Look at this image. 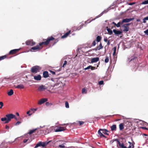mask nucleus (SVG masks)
<instances>
[{
	"label": "nucleus",
	"instance_id": "79ce46f5",
	"mask_svg": "<svg viewBox=\"0 0 148 148\" xmlns=\"http://www.w3.org/2000/svg\"><path fill=\"white\" fill-rule=\"evenodd\" d=\"M67 62L66 60H65L64 61V63H63L62 67H64V66L67 64Z\"/></svg>",
	"mask_w": 148,
	"mask_h": 148
},
{
	"label": "nucleus",
	"instance_id": "a878e982",
	"mask_svg": "<svg viewBox=\"0 0 148 148\" xmlns=\"http://www.w3.org/2000/svg\"><path fill=\"white\" fill-rule=\"evenodd\" d=\"M14 93L13 90L12 89H11L8 92V94L9 96L12 95Z\"/></svg>",
	"mask_w": 148,
	"mask_h": 148
},
{
	"label": "nucleus",
	"instance_id": "c03bdc74",
	"mask_svg": "<svg viewBox=\"0 0 148 148\" xmlns=\"http://www.w3.org/2000/svg\"><path fill=\"white\" fill-rule=\"evenodd\" d=\"M91 67V65H89L87 67L85 68L84 69L85 70H86L87 69H90V67Z\"/></svg>",
	"mask_w": 148,
	"mask_h": 148
},
{
	"label": "nucleus",
	"instance_id": "f8f14e48",
	"mask_svg": "<svg viewBox=\"0 0 148 148\" xmlns=\"http://www.w3.org/2000/svg\"><path fill=\"white\" fill-rule=\"evenodd\" d=\"M114 141H117L119 146L122 148H125L126 147L124 146V145L123 143L121 144L120 142L117 139H115Z\"/></svg>",
	"mask_w": 148,
	"mask_h": 148
},
{
	"label": "nucleus",
	"instance_id": "bf43d9fd",
	"mask_svg": "<svg viewBox=\"0 0 148 148\" xmlns=\"http://www.w3.org/2000/svg\"><path fill=\"white\" fill-rule=\"evenodd\" d=\"M28 140V139H24L23 140V142L24 143H25L27 142V141Z\"/></svg>",
	"mask_w": 148,
	"mask_h": 148
},
{
	"label": "nucleus",
	"instance_id": "aec40b11",
	"mask_svg": "<svg viewBox=\"0 0 148 148\" xmlns=\"http://www.w3.org/2000/svg\"><path fill=\"white\" fill-rule=\"evenodd\" d=\"M111 131H115L116 129V125L115 124L113 125L110 127Z\"/></svg>",
	"mask_w": 148,
	"mask_h": 148
},
{
	"label": "nucleus",
	"instance_id": "69168bd1",
	"mask_svg": "<svg viewBox=\"0 0 148 148\" xmlns=\"http://www.w3.org/2000/svg\"><path fill=\"white\" fill-rule=\"evenodd\" d=\"M112 23L114 24V25L116 26L117 24H116L114 22H112Z\"/></svg>",
	"mask_w": 148,
	"mask_h": 148
},
{
	"label": "nucleus",
	"instance_id": "c85d7f7f",
	"mask_svg": "<svg viewBox=\"0 0 148 148\" xmlns=\"http://www.w3.org/2000/svg\"><path fill=\"white\" fill-rule=\"evenodd\" d=\"M137 57L136 56H132L129 59L130 60V61L133 60H134L136 59Z\"/></svg>",
	"mask_w": 148,
	"mask_h": 148
},
{
	"label": "nucleus",
	"instance_id": "6e6552de",
	"mask_svg": "<svg viewBox=\"0 0 148 148\" xmlns=\"http://www.w3.org/2000/svg\"><path fill=\"white\" fill-rule=\"evenodd\" d=\"M47 98H43L39 100L38 102V104L41 105L47 101Z\"/></svg>",
	"mask_w": 148,
	"mask_h": 148
},
{
	"label": "nucleus",
	"instance_id": "052dcab7",
	"mask_svg": "<svg viewBox=\"0 0 148 148\" xmlns=\"http://www.w3.org/2000/svg\"><path fill=\"white\" fill-rule=\"evenodd\" d=\"M45 104L47 106H49V102H46L45 103Z\"/></svg>",
	"mask_w": 148,
	"mask_h": 148
},
{
	"label": "nucleus",
	"instance_id": "49530a36",
	"mask_svg": "<svg viewBox=\"0 0 148 148\" xmlns=\"http://www.w3.org/2000/svg\"><path fill=\"white\" fill-rule=\"evenodd\" d=\"M49 72L51 73L53 75H54L56 74V73L55 72L51 70H49Z\"/></svg>",
	"mask_w": 148,
	"mask_h": 148
},
{
	"label": "nucleus",
	"instance_id": "e433bc0d",
	"mask_svg": "<svg viewBox=\"0 0 148 148\" xmlns=\"http://www.w3.org/2000/svg\"><path fill=\"white\" fill-rule=\"evenodd\" d=\"M82 93H86V89H85L84 88H82Z\"/></svg>",
	"mask_w": 148,
	"mask_h": 148
},
{
	"label": "nucleus",
	"instance_id": "4be33fe9",
	"mask_svg": "<svg viewBox=\"0 0 148 148\" xmlns=\"http://www.w3.org/2000/svg\"><path fill=\"white\" fill-rule=\"evenodd\" d=\"M37 128H36L32 130H30L28 133V134H31L33 133H34L37 130Z\"/></svg>",
	"mask_w": 148,
	"mask_h": 148
},
{
	"label": "nucleus",
	"instance_id": "9b49d317",
	"mask_svg": "<svg viewBox=\"0 0 148 148\" xmlns=\"http://www.w3.org/2000/svg\"><path fill=\"white\" fill-rule=\"evenodd\" d=\"M113 31V32L114 33V34L117 36H118L119 34H120L122 33V31L119 30H117L115 29H114Z\"/></svg>",
	"mask_w": 148,
	"mask_h": 148
},
{
	"label": "nucleus",
	"instance_id": "5701e85b",
	"mask_svg": "<svg viewBox=\"0 0 148 148\" xmlns=\"http://www.w3.org/2000/svg\"><path fill=\"white\" fill-rule=\"evenodd\" d=\"M43 131H44V134H47L49 133V130L48 128H46Z\"/></svg>",
	"mask_w": 148,
	"mask_h": 148
},
{
	"label": "nucleus",
	"instance_id": "6e6d98bb",
	"mask_svg": "<svg viewBox=\"0 0 148 148\" xmlns=\"http://www.w3.org/2000/svg\"><path fill=\"white\" fill-rule=\"evenodd\" d=\"M101 15V14H100L98 16H96L95 17V18L94 19H93V20H94L96 18H97L100 17Z\"/></svg>",
	"mask_w": 148,
	"mask_h": 148
},
{
	"label": "nucleus",
	"instance_id": "a18cd8bd",
	"mask_svg": "<svg viewBox=\"0 0 148 148\" xmlns=\"http://www.w3.org/2000/svg\"><path fill=\"white\" fill-rule=\"evenodd\" d=\"M30 110L32 111H33L34 112L35 111H36L37 110V109L36 108H31Z\"/></svg>",
	"mask_w": 148,
	"mask_h": 148
},
{
	"label": "nucleus",
	"instance_id": "f704fd0d",
	"mask_svg": "<svg viewBox=\"0 0 148 148\" xmlns=\"http://www.w3.org/2000/svg\"><path fill=\"white\" fill-rule=\"evenodd\" d=\"M109 60V59L108 57L107 56H106V58L105 60V63H108Z\"/></svg>",
	"mask_w": 148,
	"mask_h": 148
},
{
	"label": "nucleus",
	"instance_id": "6ab92c4d",
	"mask_svg": "<svg viewBox=\"0 0 148 148\" xmlns=\"http://www.w3.org/2000/svg\"><path fill=\"white\" fill-rule=\"evenodd\" d=\"M41 76L40 75H38L37 76H34V79L36 80H40L41 79Z\"/></svg>",
	"mask_w": 148,
	"mask_h": 148
},
{
	"label": "nucleus",
	"instance_id": "f3484780",
	"mask_svg": "<svg viewBox=\"0 0 148 148\" xmlns=\"http://www.w3.org/2000/svg\"><path fill=\"white\" fill-rule=\"evenodd\" d=\"M43 75L44 77L46 78L49 77L48 73L47 71H44L43 73Z\"/></svg>",
	"mask_w": 148,
	"mask_h": 148
},
{
	"label": "nucleus",
	"instance_id": "864d4df0",
	"mask_svg": "<svg viewBox=\"0 0 148 148\" xmlns=\"http://www.w3.org/2000/svg\"><path fill=\"white\" fill-rule=\"evenodd\" d=\"M135 3V2H133V3H128V4L130 5H134Z\"/></svg>",
	"mask_w": 148,
	"mask_h": 148
},
{
	"label": "nucleus",
	"instance_id": "13d9d810",
	"mask_svg": "<svg viewBox=\"0 0 148 148\" xmlns=\"http://www.w3.org/2000/svg\"><path fill=\"white\" fill-rule=\"evenodd\" d=\"M106 132H104V131H103V132H102V133H103L105 134H106L107 135H109Z\"/></svg>",
	"mask_w": 148,
	"mask_h": 148
},
{
	"label": "nucleus",
	"instance_id": "9d476101",
	"mask_svg": "<svg viewBox=\"0 0 148 148\" xmlns=\"http://www.w3.org/2000/svg\"><path fill=\"white\" fill-rule=\"evenodd\" d=\"M20 49H16L11 50L9 52L10 55H13L16 53Z\"/></svg>",
	"mask_w": 148,
	"mask_h": 148
},
{
	"label": "nucleus",
	"instance_id": "72a5a7b5",
	"mask_svg": "<svg viewBox=\"0 0 148 148\" xmlns=\"http://www.w3.org/2000/svg\"><path fill=\"white\" fill-rule=\"evenodd\" d=\"M65 107L66 108H69V104L68 102L67 101H66L65 102Z\"/></svg>",
	"mask_w": 148,
	"mask_h": 148
},
{
	"label": "nucleus",
	"instance_id": "ea45409f",
	"mask_svg": "<svg viewBox=\"0 0 148 148\" xmlns=\"http://www.w3.org/2000/svg\"><path fill=\"white\" fill-rule=\"evenodd\" d=\"M99 84L100 85H103V80H101L99 82Z\"/></svg>",
	"mask_w": 148,
	"mask_h": 148
},
{
	"label": "nucleus",
	"instance_id": "5fc2aeb1",
	"mask_svg": "<svg viewBox=\"0 0 148 148\" xmlns=\"http://www.w3.org/2000/svg\"><path fill=\"white\" fill-rule=\"evenodd\" d=\"M9 127L7 125H6L5 126V129H9Z\"/></svg>",
	"mask_w": 148,
	"mask_h": 148
},
{
	"label": "nucleus",
	"instance_id": "37998d69",
	"mask_svg": "<svg viewBox=\"0 0 148 148\" xmlns=\"http://www.w3.org/2000/svg\"><path fill=\"white\" fill-rule=\"evenodd\" d=\"M96 40H94L93 42L92 43V46H95L96 44Z\"/></svg>",
	"mask_w": 148,
	"mask_h": 148
},
{
	"label": "nucleus",
	"instance_id": "e2e57ef3",
	"mask_svg": "<svg viewBox=\"0 0 148 148\" xmlns=\"http://www.w3.org/2000/svg\"><path fill=\"white\" fill-rule=\"evenodd\" d=\"M104 40L105 42H106L108 41V39L107 38H104Z\"/></svg>",
	"mask_w": 148,
	"mask_h": 148
},
{
	"label": "nucleus",
	"instance_id": "58836bf2",
	"mask_svg": "<svg viewBox=\"0 0 148 148\" xmlns=\"http://www.w3.org/2000/svg\"><path fill=\"white\" fill-rule=\"evenodd\" d=\"M142 4H148V0L142 2Z\"/></svg>",
	"mask_w": 148,
	"mask_h": 148
},
{
	"label": "nucleus",
	"instance_id": "774afa93",
	"mask_svg": "<svg viewBox=\"0 0 148 148\" xmlns=\"http://www.w3.org/2000/svg\"><path fill=\"white\" fill-rule=\"evenodd\" d=\"M58 41V40H57V39H56V40H55V42H54V44H55L56 42H57Z\"/></svg>",
	"mask_w": 148,
	"mask_h": 148
},
{
	"label": "nucleus",
	"instance_id": "603ef678",
	"mask_svg": "<svg viewBox=\"0 0 148 148\" xmlns=\"http://www.w3.org/2000/svg\"><path fill=\"white\" fill-rule=\"evenodd\" d=\"M82 25H80L79 27H77L76 29V30H79L81 28H82Z\"/></svg>",
	"mask_w": 148,
	"mask_h": 148
},
{
	"label": "nucleus",
	"instance_id": "dca6fc26",
	"mask_svg": "<svg viewBox=\"0 0 148 148\" xmlns=\"http://www.w3.org/2000/svg\"><path fill=\"white\" fill-rule=\"evenodd\" d=\"M46 89L45 86L42 85L40 86L38 88V90L40 91H42Z\"/></svg>",
	"mask_w": 148,
	"mask_h": 148
},
{
	"label": "nucleus",
	"instance_id": "1a4fd4ad",
	"mask_svg": "<svg viewBox=\"0 0 148 148\" xmlns=\"http://www.w3.org/2000/svg\"><path fill=\"white\" fill-rule=\"evenodd\" d=\"M102 131V132H103V131H104V132H108L109 131L107 130L106 129H100L98 131V134H99V135L101 137L102 136H103V134H102V133H101L100 131Z\"/></svg>",
	"mask_w": 148,
	"mask_h": 148
},
{
	"label": "nucleus",
	"instance_id": "ddd939ff",
	"mask_svg": "<svg viewBox=\"0 0 148 148\" xmlns=\"http://www.w3.org/2000/svg\"><path fill=\"white\" fill-rule=\"evenodd\" d=\"M99 60V57H96L92 58L91 59V62L93 63L96 62Z\"/></svg>",
	"mask_w": 148,
	"mask_h": 148
},
{
	"label": "nucleus",
	"instance_id": "412c9836",
	"mask_svg": "<svg viewBox=\"0 0 148 148\" xmlns=\"http://www.w3.org/2000/svg\"><path fill=\"white\" fill-rule=\"evenodd\" d=\"M24 88V86L23 84H20L18 85L17 86H15V88H20L21 89H23Z\"/></svg>",
	"mask_w": 148,
	"mask_h": 148
},
{
	"label": "nucleus",
	"instance_id": "4c0bfd02",
	"mask_svg": "<svg viewBox=\"0 0 148 148\" xmlns=\"http://www.w3.org/2000/svg\"><path fill=\"white\" fill-rule=\"evenodd\" d=\"M77 123L78 124H79V125H81L82 124H84V122L82 121H78Z\"/></svg>",
	"mask_w": 148,
	"mask_h": 148
},
{
	"label": "nucleus",
	"instance_id": "de8ad7c7",
	"mask_svg": "<svg viewBox=\"0 0 148 148\" xmlns=\"http://www.w3.org/2000/svg\"><path fill=\"white\" fill-rule=\"evenodd\" d=\"M21 122L20 121H18L15 124V125H19L21 123Z\"/></svg>",
	"mask_w": 148,
	"mask_h": 148
},
{
	"label": "nucleus",
	"instance_id": "4468645a",
	"mask_svg": "<svg viewBox=\"0 0 148 148\" xmlns=\"http://www.w3.org/2000/svg\"><path fill=\"white\" fill-rule=\"evenodd\" d=\"M71 32V30H70L68 32H66L63 35L61 36V38H64L67 37L69 34Z\"/></svg>",
	"mask_w": 148,
	"mask_h": 148
},
{
	"label": "nucleus",
	"instance_id": "338daca9",
	"mask_svg": "<svg viewBox=\"0 0 148 148\" xmlns=\"http://www.w3.org/2000/svg\"><path fill=\"white\" fill-rule=\"evenodd\" d=\"M112 23L114 24V25L116 26L117 24H116L114 22H112Z\"/></svg>",
	"mask_w": 148,
	"mask_h": 148
},
{
	"label": "nucleus",
	"instance_id": "bb28decb",
	"mask_svg": "<svg viewBox=\"0 0 148 148\" xmlns=\"http://www.w3.org/2000/svg\"><path fill=\"white\" fill-rule=\"evenodd\" d=\"M107 30L109 34L110 35H112L113 33L112 31L110 28H108V27H107Z\"/></svg>",
	"mask_w": 148,
	"mask_h": 148
},
{
	"label": "nucleus",
	"instance_id": "423d86ee",
	"mask_svg": "<svg viewBox=\"0 0 148 148\" xmlns=\"http://www.w3.org/2000/svg\"><path fill=\"white\" fill-rule=\"evenodd\" d=\"M134 19V18H126L125 19H123L122 21V23H128L130 21L133 20Z\"/></svg>",
	"mask_w": 148,
	"mask_h": 148
},
{
	"label": "nucleus",
	"instance_id": "c756f323",
	"mask_svg": "<svg viewBox=\"0 0 148 148\" xmlns=\"http://www.w3.org/2000/svg\"><path fill=\"white\" fill-rule=\"evenodd\" d=\"M123 24V23H122V21H119L116 24V27H119L121 25H122Z\"/></svg>",
	"mask_w": 148,
	"mask_h": 148
},
{
	"label": "nucleus",
	"instance_id": "7c9ffc66",
	"mask_svg": "<svg viewBox=\"0 0 148 148\" xmlns=\"http://www.w3.org/2000/svg\"><path fill=\"white\" fill-rule=\"evenodd\" d=\"M7 57V56L6 55H4L3 56H2L0 57V60H2L5 58Z\"/></svg>",
	"mask_w": 148,
	"mask_h": 148
},
{
	"label": "nucleus",
	"instance_id": "09e8293b",
	"mask_svg": "<svg viewBox=\"0 0 148 148\" xmlns=\"http://www.w3.org/2000/svg\"><path fill=\"white\" fill-rule=\"evenodd\" d=\"M30 112V110H29L27 112V114H28V116H30L32 114H29V113Z\"/></svg>",
	"mask_w": 148,
	"mask_h": 148
},
{
	"label": "nucleus",
	"instance_id": "b1692460",
	"mask_svg": "<svg viewBox=\"0 0 148 148\" xmlns=\"http://www.w3.org/2000/svg\"><path fill=\"white\" fill-rule=\"evenodd\" d=\"M119 130H123L124 127V124L123 123H121L119 125Z\"/></svg>",
	"mask_w": 148,
	"mask_h": 148
},
{
	"label": "nucleus",
	"instance_id": "473e14b6",
	"mask_svg": "<svg viewBox=\"0 0 148 148\" xmlns=\"http://www.w3.org/2000/svg\"><path fill=\"white\" fill-rule=\"evenodd\" d=\"M116 47H114L113 48V55L114 56L116 54Z\"/></svg>",
	"mask_w": 148,
	"mask_h": 148
},
{
	"label": "nucleus",
	"instance_id": "f03ea898",
	"mask_svg": "<svg viewBox=\"0 0 148 148\" xmlns=\"http://www.w3.org/2000/svg\"><path fill=\"white\" fill-rule=\"evenodd\" d=\"M5 116L6 117L1 118V120L2 121H5V123H8L12 119L15 117V115L10 113L6 114Z\"/></svg>",
	"mask_w": 148,
	"mask_h": 148
},
{
	"label": "nucleus",
	"instance_id": "a211bd4d",
	"mask_svg": "<svg viewBox=\"0 0 148 148\" xmlns=\"http://www.w3.org/2000/svg\"><path fill=\"white\" fill-rule=\"evenodd\" d=\"M103 48V46H102L101 43H100L99 45L96 47V48L94 49L96 51L97 50H99Z\"/></svg>",
	"mask_w": 148,
	"mask_h": 148
},
{
	"label": "nucleus",
	"instance_id": "0eeeda50",
	"mask_svg": "<svg viewBox=\"0 0 148 148\" xmlns=\"http://www.w3.org/2000/svg\"><path fill=\"white\" fill-rule=\"evenodd\" d=\"M66 128L65 127H58L57 129H56L55 132H61V131L65 130H66Z\"/></svg>",
	"mask_w": 148,
	"mask_h": 148
},
{
	"label": "nucleus",
	"instance_id": "0e129e2a",
	"mask_svg": "<svg viewBox=\"0 0 148 148\" xmlns=\"http://www.w3.org/2000/svg\"><path fill=\"white\" fill-rule=\"evenodd\" d=\"M142 128L144 130H148V129L146 127H142Z\"/></svg>",
	"mask_w": 148,
	"mask_h": 148
},
{
	"label": "nucleus",
	"instance_id": "7ed1b4c3",
	"mask_svg": "<svg viewBox=\"0 0 148 148\" xmlns=\"http://www.w3.org/2000/svg\"><path fill=\"white\" fill-rule=\"evenodd\" d=\"M48 143V142L40 141L36 144L34 148H37L40 146H42V147H45Z\"/></svg>",
	"mask_w": 148,
	"mask_h": 148
},
{
	"label": "nucleus",
	"instance_id": "2eb2a0df",
	"mask_svg": "<svg viewBox=\"0 0 148 148\" xmlns=\"http://www.w3.org/2000/svg\"><path fill=\"white\" fill-rule=\"evenodd\" d=\"M122 27L124 28L123 31L124 32H127L129 30L130 28L129 26H127L124 25Z\"/></svg>",
	"mask_w": 148,
	"mask_h": 148
},
{
	"label": "nucleus",
	"instance_id": "393cba45",
	"mask_svg": "<svg viewBox=\"0 0 148 148\" xmlns=\"http://www.w3.org/2000/svg\"><path fill=\"white\" fill-rule=\"evenodd\" d=\"M44 134V131L43 130H40L38 131L37 132V134H36L37 135H39L42 134Z\"/></svg>",
	"mask_w": 148,
	"mask_h": 148
},
{
	"label": "nucleus",
	"instance_id": "680f3d73",
	"mask_svg": "<svg viewBox=\"0 0 148 148\" xmlns=\"http://www.w3.org/2000/svg\"><path fill=\"white\" fill-rule=\"evenodd\" d=\"M130 23H127V24H125L124 25L127 26H128L129 25H130Z\"/></svg>",
	"mask_w": 148,
	"mask_h": 148
},
{
	"label": "nucleus",
	"instance_id": "c9c22d12",
	"mask_svg": "<svg viewBox=\"0 0 148 148\" xmlns=\"http://www.w3.org/2000/svg\"><path fill=\"white\" fill-rule=\"evenodd\" d=\"M65 143H64L63 144H62V145H59V147L60 148H65V146L64 145V144Z\"/></svg>",
	"mask_w": 148,
	"mask_h": 148
},
{
	"label": "nucleus",
	"instance_id": "a19ab883",
	"mask_svg": "<svg viewBox=\"0 0 148 148\" xmlns=\"http://www.w3.org/2000/svg\"><path fill=\"white\" fill-rule=\"evenodd\" d=\"M3 106V103L2 102H0V109L2 108Z\"/></svg>",
	"mask_w": 148,
	"mask_h": 148
},
{
	"label": "nucleus",
	"instance_id": "3c124183",
	"mask_svg": "<svg viewBox=\"0 0 148 148\" xmlns=\"http://www.w3.org/2000/svg\"><path fill=\"white\" fill-rule=\"evenodd\" d=\"M95 67L94 66H91V67H90V69L92 70H95Z\"/></svg>",
	"mask_w": 148,
	"mask_h": 148
},
{
	"label": "nucleus",
	"instance_id": "39448f33",
	"mask_svg": "<svg viewBox=\"0 0 148 148\" xmlns=\"http://www.w3.org/2000/svg\"><path fill=\"white\" fill-rule=\"evenodd\" d=\"M25 43L27 45L30 46H33L35 44V42L32 40H27L26 41Z\"/></svg>",
	"mask_w": 148,
	"mask_h": 148
},
{
	"label": "nucleus",
	"instance_id": "cd10ccee",
	"mask_svg": "<svg viewBox=\"0 0 148 148\" xmlns=\"http://www.w3.org/2000/svg\"><path fill=\"white\" fill-rule=\"evenodd\" d=\"M101 39V37L99 36H97L96 38V41H97V42H100Z\"/></svg>",
	"mask_w": 148,
	"mask_h": 148
},
{
	"label": "nucleus",
	"instance_id": "f257e3e1",
	"mask_svg": "<svg viewBox=\"0 0 148 148\" xmlns=\"http://www.w3.org/2000/svg\"><path fill=\"white\" fill-rule=\"evenodd\" d=\"M55 38L52 36L48 37L46 41L40 42L39 43V45L32 47L30 49V51H33L34 50L41 49L42 47V45H49L50 41H52Z\"/></svg>",
	"mask_w": 148,
	"mask_h": 148
},
{
	"label": "nucleus",
	"instance_id": "4d7b16f0",
	"mask_svg": "<svg viewBox=\"0 0 148 148\" xmlns=\"http://www.w3.org/2000/svg\"><path fill=\"white\" fill-rule=\"evenodd\" d=\"M110 40H109L108 41L107 44L108 45H110Z\"/></svg>",
	"mask_w": 148,
	"mask_h": 148
},
{
	"label": "nucleus",
	"instance_id": "20e7f679",
	"mask_svg": "<svg viewBox=\"0 0 148 148\" xmlns=\"http://www.w3.org/2000/svg\"><path fill=\"white\" fill-rule=\"evenodd\" d=\"M41 69V68L39 66H36L32 67L31 68V71L33 73H36Z\"/></svg>",
	"mask_w": 148,
	"mask_h": 148
},
{
	"label": "nucleus",
	"instance_id": "8fccbe9b",
	"mask_svg": "<svg viewBox=\"0 0 148 148\" xmlns=\"http://www.w3.org/2000/svg\"><path fill=\"white\" fill-rule=\"evenodd\" d=\"M144 32L147 35H148V29H147Z\"/></svg>",
	"mask_w": 148,
	"mask_h": 148
},
{
	"label": "nucleus",
	"instance_id": "2f4dec72",
	"mask_svg": "<svg viewBox=\"0 0 148 148\" xmlns=\"http://www.w3.org/2000/svg\"><path fill=\"white\" fill-rule=\"evenodd\" d=\"M146 20H148V16L144 18L143 19V22L144 23H146Z\"/></svg>",
	"mask_w": 148,
	"mask_h": 148
}]
</instances>
